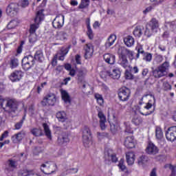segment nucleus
I'll return each instance as SVG.
<instances>
[{
  "label": "nucleus",
  "instance_id": "1",
  "mask_svg": "<svg viewBox=\"0 0 176 176\" xmlns=\"http://www.w3.org/2000/svg\"><path fill=\"white\" fill-rule=\"evenodd\" d=\"M43 19H45V15H43V10H41L37 12L34 19V23L30 25V32L31 34L29 37L30 43H34L36 41V38H33L35 36L34 34L39 28V24H41V21H43Z\"/></svg>",
  "mask_w": 176,
  "mask_h": 176
},
{
  "label": "nucleus",
  "instance_id": "2",
  "mask_svg": "<svg viewBox=\"0 0 176 176\" xmlns=\"http://www.w3.org/2000/svg\"><path fill=\"white\" fill-rule=\"evenodd\" d=\"M119 59L118 64L123 68H127L129 67V60H127V56L131 60H133L134 54L133 52L127 48L121 47L118 50Z\"/></svg>",
  "mask_w": 176,
  "mask_h": 176
},
{
  "label": "nucleus",
  "instance_id": "3",
  "mask_svg": "<svg viewBox=\"0 0 176 176\" xmlns=\"http://www.w3.org/2000/svg\"><path fill=\"white\" fill-rule=\"evenodd\" d=\"M19 109V102L14 99H10L6 103V112L8 113L11 118H14L17 115V111Z\"/></svg>",
  "mask_w": 176,
  "mask_h": 176
},
{
  "label": "nucleus",
  "instance_id": "4",
  "mask_svg": "<svg viewBox=\"0 0 176 176\" xmlns=\"http://www.w3.org/2000/svg\"><path fill=\"white\" fill-rule=\"evenodd\" d=\"M82 142L85 148H89L93 144V142H91V131L87 126H85L82 131Z\"/></svg>",
  "mask_w": 176,
  "mask_h": 176
},
{
  "label": "nucleus",
  "instance_id": "5",
  "mask_svg": "<svg viewBox=\"0 0 176 176\" xmlns=\"http://www.w3.org/2000/svg\"><path fill=\"white\" fill-rule=\"evenodd\" d=\"M57 167V165L52 162H46L45 164H41V170L44 174H47L50 175V174H53L56 169L54 168Z\"/></svg>",
  "mask_w": 176,
  "mask_h": 176
},
{
  "label": "nucleus",
  "instance_id": "6",
  "mask_svg": "<svg viewBox=\"0 0 176 176\" xmlns=\"http://www.w3.org/2000/svg\"><path fill=\"white\" fill-rule=\"evenodd\" d=\"M168 69V63L165 62L157 69L153 71V75L155 78H162L166 75V72Z\"/></svg>",
  "mask_w": 176,
  "mask_h": 176
},
{
  "label": "nucleus",
  "instance_id": "7",
  "mask_svg": "<svg viewBox=\"0 0 176 176\" xmlns=\"http://www.w3.org/2000/svg\"><path fill=\"white\" fill-rule=\"evenodd\" d=\"M56 95L54 94H47L41 101V105L43 107H47V105H51L53 107L56 104Z\"/></svg>",
  "mask_w": 176,
  "mask_h": 176
},
{
  "label": "nucleus",
  "instance_id": "8",
  "mask_svg": "<svg viewBox=\"0 0 176 176\" xmlns=\"http://www.w3.org/2000/svg\"><path fill=\"white\" fill-rule=\"evenodd\" d=\"M130 94H131V91L126 87L119 89L118 97L121 101H128L129 98H130Z\"/></svg>",
  "mask_w": 176,
  "mask_h": 176
},
{
  "label": "nucleus",
  "instance_id": "9",
  "mask_svg": "<svg viewBox=\"0 0 176 176\" xmlns=\"http://www.w3.org/2000/svg\"><path fill=\"white\" fill-rule=\"evenodd\" d=\"M17 157L19 160L11 158L7 160L6 163L7 168H6V170H8V171H13L14 168H17L19 160H20V157Z\"/></svg>",
  "mask_w": 176,
  "mask_h": 176
},
{
  "label": "nucleus",
  "instance_id": "10",
  "mask_svg": "<svg viewBox=\"0 0 176 176\" xmlns=\"http://www.w3.org/2000/svg\"><path fill=\"white\" fill-rule=\"evenodd\" d=\"M166 137L168 141H170L171 142H173V141H175L176 140V126H170L167 129L166 132Z\"/></svg>",
  "mask_w": 176,
  "mask_h": 176
},
{
  "label": "nucleus",
  "instance_id": "11",
  "mask_svg": "<svg viewBox=\"0 0 176 176\" xmlns=\"http://www.w3.org/2000/svg\"><path fill=\"white\" fill-rule=\"evenodd\" d=\"M152 107H153V103H152V100H149L148 102L146 103V105L144 107V109H146V111L144 112L140 111V113L141 115L148 116V115H151L155 112V107H153V109Z\"/></svg>",
  "mask_w": 176,
  "mask_h": 176
},
{
  "label": "nucleus",
  "instance_id": "12",
  "mask_svg": "<svg viewBox=\"0 0 176 176\" xmlns=\"http://www.w3.org/2000/svg\"><path fill=\"white\" fill-rule=\"evenodd\" d=\"M54 28H61L64 25V15H58L52 21Z\"/></svg>",
  "mask_w": 176,
  "mask_h": 176
},
{
  "label": "nucleus",
  "instance_id": "13",
  "mask_svg": "<svg viewBox=\"0 0 176 176\" xmlns=\"http://www.w3.org/2000/svg\"><path fill=\"white\" fill-rule=\"evenodd\" d=\"M19 9L17 8V4L14 3H10L6 8V13L8 16H13L17 13Z\"/></svg>",
  "mask_w": 176,
  "mask_h": 176
},
{
  "label": "nucleus",
  "instance_id": "14",
  "mask_svg": "<svg viewBox=\"0 0 176 176\" xmlns=\"http://www.w3.org/2000/svg\"><path fill=\"white\" fill-rule=\"evenodd\" d=\"M85 58H90L94 53V47L91 44H87L85 47Z\"/></svg>",
  "mask_w": 176,
  "mask_h": 176
},
{
  "label": "nucleus",
  "instance_id": "15",
  "mask_svg": "<svg viewBox=\"0 0 176 176\" xmlns=\"http://www.w3.org/2000/svg\"><path fill=\"white\" fill-rule=\"evenodd\" d=\"M67 142H69V138H68V134L65 132H63L58 137L57 144L58 145H64V144H67Z\"/></svg>",
  "mask_w": 176,
  "mask_h": 176
},
{
  "label": "nucleus",
  "instance_id": "16",
  "mask_svg": "<svg viewBox=\"0 0 176 176\" xmlns=\"http://www.w3.org/2000/svg\"><path fill=\"white\" fill-rule=\"evenodd\" d=\"M23 78V72L16 70L10 76V79L12 82H19Z\"/></svg>",
  "mask_w": 176,
  "mask_h": 176
},
{
  "label": "nucleus",
  "instance_id": "17",
  "mask_svg": "<svg viewBox=\"0 0 176 176\" xmlns=\"http://www.w3.org/2000/svg\"><path fill=\"white\" fill-rule=\"evenodd\" d=\"M98 116L100 119V126L101 130H105L107 129V125L105 124V122H107V117H105V115H104L102 111H98Z\"/></svg>",
  "mask_w": 176,
  "mask_h": 176
},
{
  "label": "nucleus",
  "instance_id": "18",
  "mask_svg": "<svg viewBox=\"0 0 176 176\" xmlns=\"http://www.w3.org/2000/svg\"><path fill=\"white\" fill-rule=\"evenodd\" d=\"M146 152L148 155H156L157 153H159V149L155 144H153V143H151L148 145L146 148Z\"/></svg>",
  "mask_w": 176,
  "mask_h": 176
},
{
  "label": "nucleus",
  "instance_id": "19",
  "mask_svg": "<svg viewBox=\"0 0 176 176\" xmlns=\"http://www.w3.org/2000/svg\"><path fill=\"white\" fill-rule=\"evenodd\" d=\"M104 74L108 75L113 79H119V78H120V71H119L118 69H114L112 70V72L107 71L104 72Z\"/></svg>",
  "mask_w": 176,
  "mask_h": 176
},
{
  "label": "nucleus",
  "instance_id": "20",
  "mask_svg": "<svg viewBox=\"0 0 176 176\" xmlns=\"http://www.w3.org/2000/svg\"><path fill=\"white\" fill-rule=\"evenodd\" d=\"M126 163L129 164V166H133V164H134V162L135 160V155L134 154V152L130 151L126 153Z\"/></svg>",
  "mask_w": 176,
  "mask_h": 176
},
{
  "label": "nucleus",
  "instance_id": "21",
  "mask_svg": "<svg viewBox=\"0 0 176 176\" xmlns=\"http://www.w3.org/2000/svg\"><path fill=\"white\" fill-rule=\"evenodd\" d=\"M103 58L104 61L107 63V64H111V65H113V64H115V60H116L115 55L112 54H109V53L104 54L103 55Z\"/></svg>",
  "mask_w": 176,
  "mask_h": 176
},
{
  "label": "nucleus",
  "instance_id": "22",
  "mask_svg": "<svg viewBox=\"0 0 176 176\" xmlns=\"http://www.w3.org/2000/svg\"><path fill=\"white\" fill-rule=\"evenodd\" d=\"M124 145L128 149H131L135 146L134 144V138L133 136L127 137L124 141Z\"/></svg>",
  "mask_w": 176,
  "mask_h": 176
},
{
  "label": "nucleus",
  "instance_id": "23",
  "mask_svg": "<svg viewBox=\"0 0 176 176\" xmlns=\"http://www.w3.org/2000/svg\"><path fill=\"white\" fill-rule=\"evenodd\" d=\"M147 25H148L151 31H154V32H157V28H159V21H157L156 19H152L149 23L147 24Z\"/></svg>",
  "mask_w": 176,
  "mask_h": 176
},
{
  "label": "nucleus",
  "instance_id": "24",
  "mask_svg": "<svg viewBox=\"0 0 176 176\" xmlns=\"http://www.w3.org/2000/svg\"><path fill=\"white\" fill-rule=\"evenodd\" d=\"M105 160H108V162H112L113 163H116L118 162V157H116V155L112 153V151H107L104 155Z\"/></svg>",
  "mask_w": 176,
  "mask_h": 176
},
{
  "label": "nucleus",
  "instance_id": "25",
  "mask_svg": "<svg viewBox=\"0 0 176 176\" xmlns=\"http://www.w3.org/2000/svg\"><path fill=\"white\" fill-rule=\"evenodd\" d=\"M24 137H25V133L19 132L12 136V140L14 144H17L18 142H20V141H21Z\"/></svg>",
  "mask_w": 176,
  "mask_h": 176
},
{
  "label": "nucleus",
  "instance_id": "26",
  "mask_svg": "<svg viewBox=\"0 0 176 176\" xmlns=\"http://www.w3.org/2000/svg\"><path fill=\"white\" fill-rule=\"evenodd\" d=\"M116 41V35L111 34L109 36V37L107 39V41L106 42L104 46L107 49L109 47H111L113 43H115V41Z\"/></svg>",
  "mask_w": 176,
  "mask_h": 176
},
{
  "label": "nucleus",
  "instance_id": "27",
  "mask_svg": "<svg viewBox=\"0 0 176 176\" xmlns=\"http://www.w3.org/2000/svg\"><path fill=\"white\" fill-rule=\"evenodd\" d=\"M34 60L39 61V63H42L45 60V57L43 56V52L41 50H39L36 52L34 54V57H33Z\"/></svg>",
  "mask_w": 176,
  "mask_h": 176
},
{
  "label": "nucleus",
  "instance_id": "28",
  "mask_svg": "<svg viewBox=\"0 0 176 176\" xmlns=\"http://www.w3.org/2000/svg\"><path fill=\"white\" fill-rule=\"evenodd\" d=\"M22 63H27L28 64H30V65H35V58L32 55H29L27 56H25L22 59Z\"/></svg>",
  "mask_w": 176,
  "mask_h": 176
},
{
  "label": "nucleus",
  "instance_id": "29",
  "mask_svg": "<svg viewBox=\"0 0 176 176\" xmlns=\"http://www.w3.org/2000/svg\"><path fill=\"white\" fill-rule=\"evenodd\" d=\"M61 96L62 100H63L66 104H71V96H69V94H68L67 91H62Z\"/></svg>",
  "mask_w": 176,
  "mask_h": 176
},
{
  "label": "nucleus",
  "instance_id": "30",
  "mask_svg": "<svg viewBox=\"0 0 176 176\" xmlns=\"http://www.w3.org/2000/svg\"><path fill=\"white\" fill-rule=\"evenodd\" d=\"M124 42L128 47H131L134 45V38L131 36H127L124 38Z\"/></svg>",
  "mask_w": 176,
  "mask_h": 176
},
{
  "label": "nucleus",
  "instance_id": "31",
  "mask_svg": "<svg viewBox=\"0 0 176 176\" xmlns=\"http://www.w3.org/2000/svg\"><path fill=\"white\" fill-rule=\"evenodd\" d=\"M43 127L44 129L45 134L49 140H52V131H50V129L49 128V125L46 123L43 124Z\"/></svg>",
  "mask_w": 176,
  "mask_h": 176
},
{
  "label": "nucleus",
  "instance_id": "32",
  "mask_svg": "<svg viewBox=\"0 0 176 176\" xmlns=\"http://www.w3.org/2000/svg\"><path fill=\"white\" fill-rule=\"evenodd\" d=\"M148 160L149 159L146 155H142L138 160V164L139 166H144V164H146V163H148Z\"/></svg>",
  "mask_w": 176,
  "mask_h": 176
},
{
  "label": "nucleus",
  "instance_id": "33",
  "mask_svg": "<svg viewBox=\"0 0 176 176\" xmlns=\"http://www.w3.org/2000/svg\"><path fill=\"white\" fill-rule=\"evenodd\" d=\"M31 133L35 137H41L43 135V131H42V129L41 128H34L31 130Z\"/></svg>",
  "mask_w": 176,
  "mask_h": 176
},
{
  "label": "nucleus",
  "instance_id": "34",
  "mask_svg": "<svg viewBox=\"0 0 176 176\" xmlns=\"http://www.w3.org/2000/svg\"><path fill=\"white\" fill-rule=\"evenodd\" d=\"M56 118L59 122H65L67 120V114L64 111H59L56 113Z\"/></svg>",
  "mask_w": 176,
  "mask_h": 176
},
{
  "label": "nucleus",
  "instance_id": "35",
  "mask_svg": "<svg viewBox=\"0 0 176 176\" xmlns=\"http://www.w3.org/2000/svg\"><path fill=\"white\" fill-rule=\"evenodd\" d=\"M32 170L23 169L20 170L18 173V176H29L32 175Z\"/></svg>",
  "mask_w": 176,
  "mask_h": 176
},
{
  "label": "nucleus",
  "instance_id": "36",
  "mask_svg": "<svg viewBox=\"0 0 176 176\" xmlns=\"http://www.w3.org/2000/svg\"><path fill=\"white\" fill-rule=\"evenodd\" d=\"M87 35L90 39H93L94 38V34H93V30H91V27H90V21H88L87 23Z\"/></svg>",
  "mask_w": 176,
  "mask_h": 176
},
{
  "label": "nucleus",
  "instance_id": "37",
  "mask_svg": "<svg viewBox=\"0 0 176 176\" xmlns=\"http://www.w3.org/2000/svg\"><path fill=\"white\" fill-rule=\"evenodd\" d=\"M90 5V0H81L78 9H86Z\"/></svg>",
  "mask_w": 176,
  "mask_h": 176
},
{
  "label": "nucleus",
  "instance_id": "38",
  "mask_svg": "<svg viewBox=\"0 0 176 176\" xmlns=\"http://www.w3.org/2000/svg\"><path fill=\"white\" fill-rule=\"evenodd\" d=\"M155 137L157 140H162L163 138V131L160 126H156L155 128Z\"/></svg>",
  "mask_w": 176,
  "mask_h": 176
},
{
  "label": "nucleus",
  "instance_id": "39",
  "mask_svg": "<svg viewBox=\"0 0 176 176\" xmlns=\"http://www.w3.org/2000/svg\"><path fill=\"white\" fill-rule=\"evenodd\" d=\"M67 36L68 35L65 32H59L57 33L56 39L58 41H65V39H67Z\"/></svg>",
  "mask_w": 176,
  "mask_h": 176
},
{
  "label": "nucleus",
  "instance_id": "40",
  "mask_svg": "<svg viewBox=\"0 0 176 176\" xmlns=\"http://www.w3.org/2000/svg\"><path fill=\"white\" fill-rule=\"evenodd\" d=\"M132 123L135 126H140L142 123V118L138 116H134L132 119Z\"/></svg>",
  "mask_w": 176,
  "mask_h": 176
},
{
  "label": "nucleus",
  "instance_id": "41",
  "mask_svg": "<svg viewBox=\"0 0 176 176\" xmlns=\"http://www.w3.org/2000/svg\"><path fill=\"white\" fill-rule=\"evenodd\" d=\"M133 35L136 36V38L141 37V35H142V29H141L140 26H137L133 30Z\"/></svg>",
  "mask_w": 176,
  "mask_h": 176
},
{
  "label": "nucleus",
  "instance_id": "42",
  "mask_svg": "<svg viewBox=\"0 0 176 176\" xmlns=\"http://www.w3.org/2000/svg\"><path fill=\"white\" fill-rule=\"evenodd\" d=\"M17 25H19V22L16 20H12L7 25V28L8 30H13V28H16Z\"/></svg>",
  "mask_w": 176,
  "mask_h": 176
},
{
  "label": "nucleus",
  "instance_id": "43",
  "mask_svg": "<svg viewBox=\"0 0 176 176\" xmlns=\"http://www.w3.org/2000/svg\"><path fill=\"white\" fill-rule=\"evenodd\" d=\"M165 168H170L171 170V173L170 176H176V167L175 166H173L171 164H166L164 166Z\"/></svg>",
  "mask_w": 176,
  "mask_h": 176
},
{
  "label": "nucleus",
  "instance_id": "44",
  "mask_svg": "<svg viewBox=\"0 0 176 176\" xmlns=\"http://www.w3.org/2000/svg\"><path fill=\"white\" fill-rule=\"evenodd\" d=\"M95 98L99 105H102L104 104V98H102V96L100 95V94H96Z\"/></svg>",
  "mask_w": 176,
  "mask_h": 176
},
{
  "label": "nucleus",
  "instance_id": "45",
  "mask_svg": "<svg viewBox=\"0 0 176 176\" xmlns=\"http://www.w3.org/2000/svg\"><path fill=\"white\" fill-rule=\"evenodd\" d=\"M124 76L125 79L128 80H133V79H134V75H133V74H131V72L129 70L125 71Z\"/></svg>",
  "mask_w": 176,
  "mask_h": 176
},
{
  "label": "nucleus",
  "instance_id": "46",
  "mask_svg": "<svg viewBox=\"0 0 176 176\" xmlns=\"http://www.w3.org/2000/svg\"><path fill=\"white\" fill-rule=\"evenodd\" d=\"M138 54H136V58H140V54L141 57L144 56V54L146 53L145 51H144V49H142V47H138Z\"/></svg>",
  "mask_w": 176,
  "mask_h": 176
},
{
  "label": "nucleus",
  "instance_id": "47",
  "mask_svg": "<svg viewBox=\"0 0 176 176\" xmlns=\"http://www.w3.org/2000/svg\"><path fill=\"white\" fill-rule=\"evenodd\" d=\"M144 61L150 62L152 61V54L146 52L144 56H142Z\"/></svg>",
  "mask_w": 176,
  "mask_h": 176
},
{
  "label": "nucleus",
  "instance_id": "48",
  "mask_svg": "<svg viewBox=\"0 0 176 176\" xmlns=\"http://www.w3.org/2000/svg\"><path fill=\"white\" fill-rule=\"evenodd\" d=\"M24 120H25V114L23 116L22 120L19 122L15 124L16 130H20V129H21V126H23V123H24Z\"/></svg>",
  "mask_w": 176,
  "mask_h": 176
},
{
  "label": "nucleus",
  "instance_id": "49",
  "mask_svg": "<svg viewBox=\"0 0 176 176\" xmlns=\"http://www.w3.org/2000/svg\"><path fill=\"white\" fill-rule=\"evenodd\" d=\"M10 65L11 68H16V67H19V60L16 58L11 59Z\"/></svg>",
  "mask_w": 176,
  "mask_h": 176
},
{
  "label": "nucleus",
  "instance_id": "50",
  "mask_svg": "<svg viewBox=\"0 0 176 176\" xmlns=\"http://www.w3.org/2000/svg\"><path fill=\"white\" fill-rule=\"evenodd\" d=\"M22 67L24 71H28L29 69H31V68H32L34 66L30 63H27L26 62H22Z\"/></svg>",
  "mask_w": 176,
  "mask_h": 176
},
{
  "label": "nucleus",
  "instance_id": "51",
  "mask_svg": "<svg viewBox=\"0 0 176 176\" xmlns=\"http://www.w3.org/2000/svg\"><path fill=\"white\" fill-rule=\"evenodd\" d=\"M152 32H155V31H152V30H151V28L148 25H146L144 35H146V36L149 37L152 35Z\"/></svg>",
  "mask_w": 176,
  "mask_h": 176
},
{
  "label": "nucleus",
  "instance_id": "52",
  "mask_svg": "<svg viewBox=\"0 0 176 176\" xmlns=\"http://www.w3.org/2000/svg\"><path fill=\"white\" fill-rule=\"evenodd\" d=\"M163 89L165 91H168V90H171V85L168 82L165 81L163 83Z\"/></svg>",
  "mask_w": 176,
  "mask_h": 176
},
{
  "label": "nucleus",
  "instance_id": "53",
  "mask_svg": "<svg viewBox=\"0 0 176 176\" xmlns=\"http://www.w3.org/2000/svg\"><path fill=\"white\" fill-rule=\"evenodd\" d=\"M19 5L21 8H27V6L30 5V2L28 1V0H22L19 1Z\"/></svg>",
  "mask_w": 176,
  "mask_h": 176
},
{
  "label": "nucleus",
  "instance_id": "54",
  "mask_svg": "<svg viewBox=\"0 0 176 176\" xmlns=\"http://www.w3.org/2000/svg\"><path fill=\"white\" fill-rule=\"evenodd\" d=\"M43 152V148L41 146H36L34 149V155H39V153H42Z\"/></svg>",
  "mask_w": 176,
  "mask_h": 176
},
{
  "label": "nucleus",
  "instance_id": "55",
  "mask_svg": "<svg viewBox=\"0 0 176 176\" xmlns=\"http://www.w3.org/2000/svg\"><path fill=\"white\" fill-rule=\"evenodd\" d=\"M124 163V160H120L119 164H118V167L120 168V170H122V171H124L126 170V166H124V164H123Z\"/></svg>",
  "mask_w": 176,
  "mask_h": 176
},
{
  "label": "nucleus",
  "instance_id": "56",
  "mask_svg": "<svg viewBox=\"0 0 176 176\" xmlns=\"http://www.w3.org/2000/svg\"><path fill=\"white\" fill-rule=\"evenodd\" d=\"M110 130L113 134H115L118 131V126L115 125L114 124H111L110 125Z\"/></svg>",
  "mask_w": 176,
  "mask_h": 176
},
{
  "label": "nucleus",
  "instance_id": "57",
  "mask_svg": "<svg viewBox=\"0 0 176 176\" xmlns=\"http://www.w3.org/2000/svg\"><path fill=\"white\" fill-rule=\"evenodd\" d=\"M97 136L99 138V140H102V138H104V137H108L107 133H97Z\"/></svg>",
  "mask_w": 176,
  "mask_h": 176
},
{
  "label": "nucleus",
  "instance_id": "58",
  "mask_svg": "<svg viewBox=\"0 0 176 176\" xmlns=\"http://www.w3.org/2000/svg\"><path fill=\"white\" fill-rule=\"evenodd\" d=\"M8 134H9V132L8 131H4V133L1 135L0 138V141H3L4 138H7Z\"/></svg>",
  "mask_w": 176,
  "mask_h": 176
},
{
  "label": "nucleus",
  "instance_id": "59",
  "mask_svg": "<svg viewBox=\"0 0 176 176\" xmlns=\"http://www.w3.org/2000/svg\"><path fill=\"white\" fill-rule=\"evenodd\" d=\"M68 52H69V47L61 49V53H62L63 56H65L68 53Z\"/></svg>",
  "mask_w": 176,
  "mask_h": 176
},
{
  "label": "nucleus",
  "instance_id": "60",
  "mask_svg": "<svg viewBox=\"0 0 176 176\" xmlns=\"http://www.w3.org/2000/svg\"><path fill=\"white\" fill-rule=\"evenodd\" d=\"M167 25H169L172 29H174L176 28V22L175 21H172V22H168L166 23Z\"/></svg>",
  "mask_w": 176,
  "mask_h": 176
},
{
  "label": "nucleus",
  "instance_id": "61",
  "mask_svg": "<svg viewBox=\"0 0 176 176\" xmlns=\"http://www.w3.org/2000/svg\"><path fill=\"white\" fill-rule=\"evenodd\" d=\"M84 75L85 71H83L82 69H80L78 71L77 76H78V78H82V76H84Z\"/></svg>",
  "mask_w": 176,
  "mask_h": 176
},
{
  "label": "nucleus",
  "instance_id": "62",
  "mask_svg": "<svg viewBox=\"0 0 176 176\" xmlns=\"http://www.w3.org/2000/svg\"><path fill=\"white\" fill-rule=\"evenodd\" d=\"M125 133H128L129 134H131L133 133V129H131L129 126H126L125 129Z\"/></svg>",
  "mask_w": 176,
  "mask_h": 176
},
{
  "label": "nucleus",
  "instance_id": "63",
  "mask_svg": "<svg viewBox=\"0 0 176 176\" xmlns=\"http://www.w3.org/2000/svg\"><path fill=\"white\" fill-rule=\"evenodd\" d=\"M76 61L77 64H80V55L79 54L76 55Z\"/></svg>",
  "mask_w": 176,
  "mask_h": 176
},
{
  "label": "nucleus",
  "instance_id": "64",
  "mask_svg": "<svg viewBox=\"0 0 176 176\" xmlns=\"http://www.w3.org/2000/svg\"><path fill=\"white\" fill-rule=\"evenodd\" d=\"M156 168H153L151 172V174H150V176H156Z\"/></svg>",
  "mask_w": 176,
  "mask_h": 176
}]
</instances>
